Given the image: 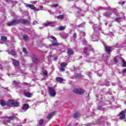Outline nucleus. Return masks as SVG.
<instances>
[{
  "label": "nucleus",
  "instance_id": "11",
  "mask_svg": "<svg viewBox=\"0 0 126 126\" xmlns=\"http://www.w3.org/2000/svg\"><path fill=\"white\" fill-rule=\"evenodd\" d=\"M26 7H29V8L32 10H36V7L33 4H28L26 5Z\"/></svg>",
  "mask_w": 126,
  "mask_h": 126
},
{
  "label": "nucleus",
  "instance_id": "15",
  "mask_svg": "<svg viewBox=\"0 0 126 126\" xmlns=\"http://www.w3.org/2000/svg\"><path fill=\"white\" fill-rule=\"evenodd\" d=\"M14 101V100H13V99L9 100L8 102H7V106H12Z\"/></svg>",
  "mask_w": 126,
  "mask_h": 126
},
{
  "label": "nucleus",
  "instance_id": "31",
  "mask_svg": "<svg viewBox=\"0 0 126 126\" xmlns=\"http://www.w3.org/2000/svg\"><path fill=\"white\" fill-rule=\"evenodd\" d=\"M12 83H13V85H19V84H20V83H19L16 81H13L12 82Z\"/></svg>",
  "mask_w": 126,
  "mask_h": 126
},
{
  "label": "nucleus",
  "instance_id": "38",
  "mask_svg": "<svg viewBox=\"0 0 126 126\" xmlns=\"http://www.w3.org/2000/svg\"><path fill=\"white\" fill-rule=\"evenodd\" d=\"M119 4H125L126 3V1H123L122 2H119Z\"/></svg>",
  "mask_w": 126,
  "mask_h": 126
},
{
  "label": "nucleus",
  "instance_id": "30",
  "mask_svg": "<svg viewBox=\"0 0 126 126\" xmlns=\"http://www.w3.org/2000/svg\"><path fill=\"white\" fill-rule=\"evenodd\" d=\"M64 29H65V28L63 26H60L59 28H58V30H59L60 31H63V30H64Z\"/></svg>",
  "mask_w": 126,
  "mask_h": 126
},
{
  "label": "nucleus",
  "instance_id": "1",
  "mask_svg": "<svg viewBox=\"0 0 126 126\" xmlns=\"http://www.w3.org/2000/svg\"><path fill=\"white\" fill-rule=\"evenodd\" d=\"M49 38L53 40L55 42H52L51 44L49 45V47H59L61 45V43L58 42V40L57 38L55 37L54 36H50Z\"/></svg>",
  "mask_w": 126,
  "mask_h": 126
},
{
  "label": "nucleus",
  "instance_id": "33",
  "mask_svg": "<svg viewBox=\"0 0 126 126\" xmlns=\"http://www.w3.org/2000/svg\"><path fill=\"white\" fill-rule=\"evenodd\" d=\"M111 15H112V13H108V12L105 13V16L106 17H110Z\"/></svg>",
  "mask_w": 126,
  "mask_h": 126
},
{
  "label": "nucleus",
  "instance_id": "28",
  "mask_svg": "<svg viewBox=\"0 0 126 126\" xmlns=\"http://www.w3.org/2000/svg\"><path fill=\"white\" fill-rule=\"evenodd\" d=\"M121 61L123 63V66H124V67H126V61H125V60H124V59H123V58H121Z\"/></svg>",
  "mask_w": 126,
  "mask_h": 126
},
{
  "label": "nucleus",
  "instance_id": "9",
  "mask_svg": "<svg viewBox=\"0 0 126 126\" xmlns=\"http://www.w3.org/2000/svg\"><path fill=\"white\" fill-rule=\"evenodd\" d=\"M105 52H106V53H107L108 55H110V54H111V52H112V47L111 46H106L105 47Z\"/></svg>",
  "mask_w": 126,
  "mask_h": 126
},
{
  "label": "nucleus",
  "instance_id": "20",
  "mask_svg": "<svg viewBox=\"0 0 126 126\" xmlns=\"http://www.w3.org/2000/svg\"><path fill=\"white\" fill-rule=\"evenodd\" d=\"M16 118V116H10V117H7L6 119H8V120H9V121H13V120H15V118Z\"/></svg>",
  "mask_w": 126,
  "mask_h": 126
},
{
  "label": "nucleus",
  "instance_id": "47",
  "mask_svg": "<svg viewBox=\"0 0 126 126\" xmlns=\"http://www.w3.org/2000/svg\"><path fill=\"white\" fill-rule=\"evenodd\" d=\"M23 84H25V85H27V83L24 82V83H23Z\"/></svg>",
  "mask_w": 126,
  "mask_h": 126
},
{
  "label": "nucleus",
  "instance_id": "17",
  "mask_svg": "<svg viewBox=\"0 0 126 126\" xmlns=\"http://www.w3.org/2000/svg\"><path fill=\"white\" fill-rule=\"evenodd\" d=\"M52 24H54L53 22H50L45 23L44 24V26H45V27H47V26H50V25H52Z\"/></svg>",
  "mask_w": 126,
  "mask_h": 126
},
{
  "label": "nucleus",
  "instance_id": "2",
  "mask_svg": "<svg viewBox=\"0 0 126 126\" xmlns=\"http://www.w3.org/2000/svg\"><path fill=\"white\" fill-rule=\"evenodd\" d=\"M22 23V24H24V25H26L27 26H28L30 25V21L25 19H19V23Z\"/></svg>",
  "mask_w": 126,
  "mask_h": 126
},
{
  "label": "nucleus",
  "instance_id": "39",
  "mask_svg": "<svg viewBox=\"0 0 126 126\" xmlns=\"http://www.w3.org/2000/svg\"><path fill=\"white\" fill-rule=\"evenodd\" d=\"M43 73L45 76H48V72L47 71L43 72Z\"/></svg>",
  "mask_w": 126,
  "mask_h": 126
},
{
  "label": "nucleus",
  "instance_id": "13",
  "mask_svg": "<svg viewBox=\"0 0 126 126\" xmlns=\"http://www.w3.org/2000/svg\"><path fill=\"white\" fill-rule=\"evenodd\" d=\"M0 105H1V106L2 107H4V106H7V102L4 101V100H1L0 101Z\"/></svg>",
  "mask_w": 126,
  "mask_h": 126
},
{
  "label": "nucleus",
  "instance_id": "44",
  "mask_svg": "<svg viewBox=\"0 0 126 126\" xmlns=\"http://www.w3.org/2000/svg\"><path fill=\"white\" fill-rule=\"evenodd\" d=\"M2 68H3L2 65L0 64V69L2 70Z\"/></svg>",
  "mask_w": 126,
  "mask_h": 126
},
{
  "label": "nucleus",
  "instance_id": "35",
  "mask_svg": "<svg viewBox=\"0 0 126 126\" xmlns=\"http://www.w3.org/2000/svg\"><path fill=\"white\" fill-rule=\"evenodd\" d=\"M105 86H107V87L110 86V82H106L105 83Z\"/></svg>",
  "mask_w": 126,
  "mask_h": 126
},
{
  "label": "nucleus",
  "instance_id": "37",
  "mask_svg": "<svg viewBox=\"0 0 126 126\" xmlns=\"http://www.w3.org/2000/svg\"><path fill=\"white\" fill-rule=\"evenodd\" d=\"M121 73H123V74H125V73H126V68L124 69L122 72Z\"/></svg>",
  "mask_w": 126,
  "mask_h": 126
},
{
  "label": "nucleus",
  "instance_id": "10",
  "mask_svg": "<svg viewBox=\"0 0 126 126\" xmlns=\"http://www.w3.org/2000/svg\"><path fill=\"white\" fill-rule=\"evenodd\" d=\"M67 54L68 56H70L74 54V51L71 48H68L67 49Z\"/></svg>",
  "mask_w": 126,
  "mask_h": 126
},
{
  "label": "nucleus",
  "instance_id": "7",
  "mask_svg": "<svg viewBox=\"0 0 126 126\" xmlns=\"http://www.w3.org/2000/svg\"><path fill=\"white\" fill-rule=\"evenodd\" d=\"M119 117L120 120H125L126 119V112L122 111L118 115Z\"/></svg>",
  "mask_w": 126,
  "mask_h": 126
},
{
  "label": "nucleus",
  "instance_id": "41",
  "mask_svg": "<svg viewBox=\"0 0 126 126\" xmlns=\"http://www.w3.org/2000/svg\"><path fill=\"white\" fill-rule=\"evenodd\" d=\"M6 2H11L12 1L11 0H4Z\"/></svg>",
  "mask_w": 126,
  "mask_h": 126
},
{
  "label": "nucleus",
  "instance_id": "24",
  "mask_svg": "<svg viewBox=\"0 0 126 126\" xmlns=\"http://www.w3.org/2000/svg\"><path fill=\"white\" fill-rule=\"evenodd\" d=\"M32 61L33 63H37V62H38V59L36 58L35 56H34L32 57Z\"/></svg>",
  "mask_w": 126,
  "mask_h": 126
},
{
  "label": "nucleus",
  "instance_id": "18",
  "mask_svg": "<svg viewBox=\"0 0 126 126\" xmlns=\"http://www.w3.org/2000/svg\"><path fill=\"white\" fill-rule=\"evenodd\" d=\"M56 81H58V82H63V79L61 77H57L56 78Z\"/></svg>",
  "mask_w": 126,
  "mask_h": 126
},
{
  "label": "nucleus",
  "instance_id": "45",
  "mask_svg": "<svg viewBox=\"0 0 126 126\" xmlns=\"http://www.w3.org/2000/svg\"><path fill=\"white\" fill-rule=\"evenodd\" d=\"M58 6H59V4H56L54 5V7H58Z\"/></svg>",
  "mask_w": 126,
  "mask_h": 126
},
{
  "label": "nucleus",
  "instance_id": "12",
  "mask_svg": "<svg viewBox=\"0 0 126 126\" xmlns=\"http://www.w3.org/2000/svg\"><path fill=\"white\" fill-rule=\"evenodd\" d=\"M56 115V112H53L52 113H51L48 115V116L47 117V120H51V119L53 117V116Z\"/></svg>",
  "mask_w": 126,
  "mask_h": 126
},
{
  "label": "nucleus",
  "instance_id": "25",
  "mask_svg": "<svg viewBox=\"0 0 126 126\" xmlns=\"http://www.w3.org/2000/svg\"><path fill=\"white\" fill-rule=\"evenodd\" d=\"M64 17V15H60L56 17V18H58V19H63Z\"/></svg>",
  "mask_w": 126,
  "mask_h": 126
},
{
  "label": "nucleus",
  "instance_id": "16",
  "mask_svg": "<svg viewBox=\"0 0 126 126\" xmlns=\"http://www.w3.org/2000/svg\"><path fill=\"white\" fill-rule=\"evenodd\" d=\"M24 95L26 97H28V98H31V97H32V94L29 92L24 93Z\"/></svg>",
  "mask_w": 126,
  "mask_h": 126
},
{
  "label": "nucleus",
  "instance_id": "36",
  "mask_svg": "<svg viewBox=\"0 0 126 126\" xmlns=\"http://www.w3.org/2000/svg\"><path fill=\"white\" fill-rule=\"evenodd\" d=\"M84 53L85 54V55H87V53H88V49H84Z\"/></svg>",
  "mask_w": 126,
  "mask_h": 126
},
{
  "label": "nucleus",
  "instance_id": "23",
  "mask_svg": "<svg viewBox=\"0 0 126 126\" xmlns=\"http://www.w3.org/2000/svg\"><path fill=\"white\" fill-rule=\"evenodd\" d=\"M23 39H24V40L25 41H28V35H27V34H24L23 35Z\"/></svg>",
  "mask_w": 126,
  "mask_h": 126
},
{
  "label": "nucleus",
  "instance_id": "8",
  "mask_svg": "<svg viewBox=\"0 0 126 126\" xmlns=\"http://www.w3.org/2000/svg\"><path fill=\"white\" fill-rule=\"evenodd\" d=\"M11 61L12 62V64L14 66H19L20 64L19 61L12 58L11 59Z\"/></svg>",
  "mask_w": 126,
  "mask_h": 126
},
{
  "label": "nucleus",
  "instance_id": "3",
  "mask_svg": "<svg viewBox=\"0 0 126 126\" xmlns=\"http://www.w3.org/2000/svg\"><path fill=\"white\" fill-rule=\"evenodd\" d=\"M19 23V19H15L11 22H9L7 23V26H13L14 25H17Z\"/></svg>",
  "mask_w": 126,
  "mask_h": 126
},
{
  "label": "nucleus",
  "instance_id": "42",
  "mask_svg": "<svg viewBox=\"0 0 126 126\" xmlns=\"http://www.w3.org/2000/svg\"><path fill=\"white\" fill-rule=\"evenodd\" d=\"M16 3H17V1L16 0H14L13 1V4H16Z\"/></svg>",
  "mask_w": 126,
  "mask_h": 126
},
{
  "label": "nucleus",
  "instance_id": "21",
  "mask_svg": "<svg viewBox=\"0 0 126 126\" xmlns=\"http://www.w3.org/2000/svg\"><path fill=\"white\" fill-rule=\"evenodd\" d=\"M1 40L3 41V42H6L7 41V37L6 36H4V35H2L1 36Z\"/></svg>",
  "mask_w": 126,
  "mask_h": 126
},
{
  "label": "nucleus",
  "instance_id": "22",
  "mask_svg": "<svg viewBox=\"0 0 126 126\" xmlns=\"http://www.w3.org/2000/svg\"><path fill=\"white\" fill-rule=\"evenodd\" d=\"M8 54H11L12 56H16V52L14 50H11L10 52H8Z\"/></svg>",
  "mask_w": 126,
  "mask_h": 126
},
{
  "label": "nucleus",
  "instance_id": "27",
  "mask_svg": "<svg viewBox=\"0 0 126 126\" xmlns=\"http://www.w3.org/2000/svg\"><path fill=\"white\" fill-rule=\"evenodd\" d=\"M12 106H13V107H18V106H19L18 102H14V101Z\"/></svg>",
  "mask_w": 126,
  "mask_h": 126
},
{
  "label": "nucleus",
  "instance_id": "40",
  "mask_svg": "<svg viewBox=\"0 0 126 126\" xmlns=\"http://www.w3.org/2000/svg\"><path fill=\"white\" fill-rule=\"evenodd\" d=\"M114 63H118V59H117V58H114Z\"/></svg>",
  "mask_w": 126,
  "mask_h": 126
},
{
  "label": "nucleus",
  "instance_id": "34",
  "mask_svg": "<svg viewBox=\"0 0 126 126\" xmlns=\"http://www.w3.org/2000/svg\"><path fill=\"white\" fill-rule=\"evenodd\" d=\"M23 51L24 52V53H25V54H28V51H27V49L25 47L23 48Z\"/></svg>",
  "mask_w": 126,
  "mask_h": 126
},
{
  "label": "nucleus",
  "instance_id": "43",
  "mask_svg": "<svg viewBox=\"0 0 126 126\" xmlns=\"http://www.w3.org/2000/svg\"><path fill=\"white\" fill-rule=\"evenodd\" d=\"M73 37H74V38H76V33H73Z\"/></svg>",
  "mask_w": 126,
  "mask_h": 126
},
{
  "label": "nucleus",
  "instance_id": "46",
  "mask_svg": "<svg viewBox=\"0 0 126 126\" xmlns=\"http://www.w3.org/2000/svg\"><path fill=\"white\" fill-rule=\"evenodd\" d=\"M105 26H107V25H108V23L106 22V23H105Z\"/></svg>",
  "mask_w": 126,
  "mask_h": 126
},
{
  "label": "nucleus",
  "instance_id": "19",
  "mask_svg": "<svg viewBox=\"0 0 126 126\" xmlns=\"http://www.w3.org/2000/svg\"><path fill=\"white\" fill-rule=\"evenodd\" d=\"M79 117H80V114L78 112H76L73 115V118L74 119H76Z\"/></svg>",
  "mask_w": 126,
  "mask_h": 126
},
{
  "label": "nucleus",
  "instance_id": "4",
  "mask_svg": "<svg viewBox=\"0 0 126 126\" xmlns=\"http://www.w3.org/2000/svg\"><path fill=\"white\" fill-rule=\"evenodd\" d=\"M73 92L75 94H78L79 95H82V94H84V90L81 89H74L73 90Z\"/></svg>",
  "mask_w": 126,
  "mask_h": 126
},
{
  "label": "nucleus",
  "instance_id": "14",
  "mask_svg": "<svg viewBox=\"0 0 126 126\" xmlns=\"http://www.w3.org/2000/svg\"><path fill=\"white\" fill-rule=\"evenodd\" d=\"M22 110H27L29 109V105L28 104H25L23 105L22 108Z\"/></svg>",
  "mask_w": 126,
  "mask_h": 126
},
{
  "label": "nucleus",
  "instance_id": "5",
  "mask_svg": "<svg viewBox=\"0 0 126 126\" xmlns=\"http://www.w3.org/2000/svg\"><path fill=\"white\" fill-rule=\"evenodd\" d=\"M67 66V63H62L60 64V71L62 72L65 70V67Z\"/></svg>",
  "mask_w": 126,
  "mask_h": 126
},
{
  "label": "nucleus",
  "instance_id": "32",
  "mask_svg": "<svg viewBox=\"0 0 126 126\" xmlns=\"http://www.w3.org/2000/svg\"><path fill=\"white\" fill-rule=\"evenodd\" d=\"M75 78H81V75L79 74H76V75H75Z\"/></svg>",
  "mask_w": 126,
  "mask_h": 126
},
{
  "label": "nucleus",
  "instance_id": "6",
  "mask_svg": "<svg viewBox=\"0 0 126 126\" xmlns=\"http://www.w3.org/2000/svg\"><path fill=\"white\" fill-rule=\"evenodd\" d=\"M48 91L50 96L52 97H55L56 95H57V93H56V91L53 89L52 87L48 88Z\"/></svg>",
  "mask_w": 126,
  "mask_h": 126
},
{
  "label": "nucleus",
  "instance_id": "26",
  "mask_svg": "<svg viewBox=\"0 0 126 126\" xmlns=\"http://www.w3.org/2000/svg\"><path fill=\"white\" fill-rule=\"evenodd\" d=\"M38 124H39V126H43V124H44V120L40 119L38 121Z\"/></svg>",
  "mask_w": 126,
  "mask_h": 126
},
{
  "label": "nucleus",
  "instance_id": "29",
  "mask_svg": "<svg viewBox=\"0 0 126 126\" xmlns=\"http://www.w3.org/2000/svg\"><path fill=\"white\" fill-rule=\"evenodd\" d=\"M116 22H121L122 21V18H116L115 20Z\"/></svg>",
  "mask_w": 126,
  "mask_h": 126
}]
</instances>
